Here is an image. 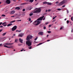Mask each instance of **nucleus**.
<instances>
[{
	"label": "nucleus",
	"instance_id": "obj_1",
	"mask_svg": "<svg viewBox=\"0 0 73 73\" xmlns=\"http://www.w3.org/2000/svg\"><path fill=\"white\" fill-rule=\"evenodd\" d=\"M32 36L31 35H29L27 37L26 40L27 41L26 42V45H27L29 46H30L32 45V41H30V39H32Z\"/></svg>",
	"mask_w": 73,
	"mask_h": 73
},
{
	"label": "nucleus",
	"instance_id": "obj_2",
	"mask_svg": "<svg viewBox=\"0 0 73 73\" xmlns=\"http://www.w3.org/2000/svg\"><path fill=\"white\" fill-rule=\"evenodd\" d=\"M44 17V16H43L42 17H40L38 19L36 20L33 23V24L35 25H38L40 23H41L40 20H42V19Z\"/></svg>",
	"mask_w": 73,
	"mask_h": 73
},
{
	"label": "nucleus",
	"instance_id": "obj_3",
	"mask_svg": "<svg viewBox=\"0 0 73 73\" xmlns=\"http://www.w3.org/2000/svg\"><path fill=\"white\" fill-rule=\"evenodd\" d=\"M65 0H64L59 3L58 5V6H61V5H62L65 4Z\"/></svg>",
	"mask_w": 73,
	"mask_h": 73
},
{
	"label": "nucleus",
	"instance_id": "obj_4",
	"mask_svg": "<svg viewBox=\"0 0 73 73\" xmlns=\"http://www.w3.org/2000/svg\"><path fill=\"white\" fill-rule=\"evenodd\" d=\"M41 7H39L37 9V10L35 11L36 13H40L41 11Z\"/></svg>",
	"mask_w": 73,
	"mask_h": 73
},
{
	"label": "nucleus",
	"instance_id": "obj_5",
	"mask_svg": "<svg viewBox=\"0 0 73 73\" xmlns=\"http://www.w3.org/2000/svg\"><path fill=\"white\" fill-rule=\"evenodd\" d=\"M5 40H6V38L4 37L2 38H0V42H3Z\"/></svg>",
	"mask_w": 73,
	"mask_h": 73
},
{
	"label": "nucleus",
	"instance_id": "obj_6",
	"mask_svg": "<svg viewBox=\"0 0 73 73\" xmlns=\"http://www.w3.org/2000/svg\"><path fill=\"white\" fill-rule=\"evenodd\" d=\"M16 29H17V26H15L12 28V31H15Z\"/></svg>",
	"mask_w": 73,
	"mask_h": 73
},
{
	"label": "nucleus",
	"instance_id": "obj_7",
	"mask_svg": "<svg viewBox=\"0 0 73 73\" xmlns=\"http://www.w3.org/2000/svg\"><path fill=\"white\" fill-rule=\"evenodd\" d=\"M38 35H41V36H42L44 35V32L42 31L39 32L38 33Z\"/></svg>",
	"mask_w": 73,
	"mask_h": 73
},
{
	"label": "nucleus",
	"instance_id": "obj_8",
	"mask_svg": "<svg viewBox=\"0 0 73 73\" xmlns=\"http://www.w3.org/2000/svg\"><path fill=\"white\" fill-rule=\"evenodd\" d=\"M6 3L7 4H9L11 3V1L9 0H7L6 1Z\"/></svg>",
	"mask_w": 73,
	"mask_h": 73
},
{
	"label": "nucleus",
	"instance_id": "obj_9",
	"mask_svg": "<svg viewBox=\"0 0 73 73\" xmlns=\"http://www.w3.org/2000/svg\"><path fill=\"white\" fill-rule=\"evenodd\" d=\"M2 25L4 26V27H6V26H7V22H5L3 23L2 24Z\"/></svg>",
	"mask_w": 73,
	"mask_h": 73
},
{
	"label": "nucleus",
	"instance_id": "obj_10",
	"mask_svg": "<svg viewBox=\"0 0 73 73\" xmlns=\"http://www.w3.org/2000/svg\"><path fill=\"white\" fill-rule=\"evenodd\" d=\"M15 13V11L14 10H12L10 11V14H11V15H13Z\"/></svg>",
	"mask_w": 73,
	"mask_h": 73
},
{
	"label": "nucleus",
	"instance_id": "obj_11",
	"mask_svg": "<svg viewBox=\"0 0 73 73\" xmlns=\"http://www.w3.org/2000/svg\"><path fill=\"white\" fill-rule=\"evenodd\" d=\"M24 35V34H19L18 36V37H22L23 36V35Z\"/></svg>",
	"mask_w": 73,
	"mask_h": 73
},
{
	"label": "nucleus",
	"instance_id": "obj_12",
	"mask_svg": "<svg viewBox=\"0 0 73 73\" xmlns=\"http://www.w3.org/2000/svg\"><path fill=\"white\" fill-rule=\"evenodd\" d=\"M4 47H5V48H11V46H8L6 45H5L4 46Z\"/></svg>",
	"mask_w": 73,
	"mask_h": 73
},
{
	"label": "nucleus",
	"instance_id": "obj_13",
	"mask_svg": "<svg viewBox=\"0 0 73 73\" xmlns=\"http://www.w3.org/2000/svg\"><path fill=\"white\" fill-rule=\"evenodd\" d=\"M19 40V41L21 42V43H23V39L20 38Z\"/></svg>",
	"mask_w": 73,
	"mask_h": 73
},
{
	"label": "nucleus",
	"instance_id": "obj_14",
	"mask_svg": "<svg viewBox=\"0 0 73 73\" xmlns=\"http://www.w3.org/2000/svg\"><path fill=\"white\" fill-rule=\"evenodd\" d=\"M44 42H43L42 43H40L39 44L37 45V46H39V45H41V44H44Z\"/></svg>",
	"mask_w": 73,
	"mask_h": 73
},
{
	"label": "nucleus",
	"instance_id": "obj_15",
	"mask_svg": "<svg viewBox=\"0 0 73 73\" xmlns=\"http://www.w3.org/2000/svg\"><path fill=\"white\" fill-rule=\"evenodd\" d=\"M12 25V23H10L7 25V27H10V26H11Z\"/></svg>",
	"mask_w": 73,
	"mask_h": 73
},
{
	"label": "nucleus",
	"instance_id": "obj_16",
	"mask_svg": "<svg viewBox=\"0 0 73 73\" xmlns=\"http://www.w3.org/2000/svg\"><path fill=\"white\" fill-rule=\"evenodd\" d=\"M13 43H9V44H8L7 43H5V45H12Z\"/></svg>",
	"mask_w": 73,
	"mask_h": 73
},
{
	"label": "nucleus",
	"instance_id": "obj_17",
	"mask_svg": "<svg viewBox=\"0 0 73 73\" xmlns=\"http://www.w3.org/2000/svg\"><path fill=\"white\" fill-rule=\"evenodd\" d=\"M32 8L31 7V6H30L29 7L28 9L29 10H31V9Z\"/></svg>",
	"mask_w": 73,
	"mask_h": 73
},
{
	"label": "nucleus",
	"instance_id": "obj_18",
	"mask_svg": "<svg viewBox=\"0 0 73 73\" xmlns=\"http://www.w3.org/2000/svg\"><path fill=\"white\" fill-rule=\"evenodd\" d=\"M15 9H17V10H19V9H20V8L19 7H17L15 8Z\"/></svg>",
	"mask_w": 73,
	"mask_h": 73
},
{
	"label": "nucleus",
	"instance_id": "obj_19",
	"mask_svg": "<svg viewBox=\"0 0 73 73\" xmlns=\"http://www.w3.org/2000/svg\"><path fill=\"white\" fill-rule=\"evenodd\" d=\"M33 1H34V0H30L29 2H30V3H33Z\"/></svg>",
	"mask_w": 73,
	"mask_h": 73
},
{
	"label": "nucleus",
	"instance_id": "obj_20",
	"mask_svg": "<svg viewBox=\"0 0 73 73\" xmlns=\"http://www.w3.org/2000/svg\"><path fill=\"white\" fill-rule=\"evenodd\" d=\"M47 4H48V5H52V3L47 2Z\"/></svg>",
	"mask_w": 73,
	"mask_h": 73
},
{
	"label": "nucleus",
	"instance_id": "obj_21",
	"mask_svg": "<svg viewBox=\"0 0 73 73\" xmlns=\"http://www.w3.org/2000/svg\"><path fill=\"white\" fill-rule=\"evenodd\" d=\"M6 34H7V32L5 33H3L2 34V36H5V35H6Z\"/></svg>",
	"mask_w": 73,
	"mask_h": 73
},
{
	"label": "nucleus",
	"instance_id": "obj_22",
	"mask_svg": "<svg viewBox=\"0 0 73 73\" xmlns=\"http://www.w3.org/2000/svg\"><path fill=\"white\" fill-rule=\"evenodd\" d=\"M18 41V39H16L15 40V42H17Z\"/></svg>",
	"mask_w": 73,
	"mask_h": 73
},
{
	"label": "nucleus",
	"instance_id": "obj_23",
	"mask_svg": "<svg viewBox=\"0 0 73 73\" xmlns=\"http://www.w3.org/2000/svg\"><path fill=\"white\" fill-rule=\"evenodd\" d=\"M15 21H11L10 22L11 23H14V22H15Z\"/></svg>",
	"mask_w": 73,
	"mask_h": 73
},
{
	"label": "nucleus",
	"instance_id": "obj_24",
	"mask_svg": "<svg viewBox=\"0 0 73 73\" xmlns=\"http://www.w3.org/2000/svg\"><path fill=\"white\" fill-rule=\"evenodd\" d=\"M48 2L46 1L44 2H43V4H47Z\"/></svg>",
	"mask_w": 73,
	"mask_h": 73
},
{
	"label": "nucleus",
	"instance_id": "obj_25",
	"mask_svg": "<svg viewBox=\"0 0 73 73\" xmlns=\"http://www.w3.org/2000/svg\"><path fill=\"white\" fill-rule=\"evenodd\" d=\"M33 15V13H31L30 14V16H32Z\"/></svg>",
	"mask_w": 73,
	"mask_h": 73
},
{
	"label": "nucleus",
	"instance_id": "obj_26",
	"mask_svg": "<svg viewBox=\"0 0 73 73\" xmlns=\"http://www.w3.org/2000/svg\"><path fill=\"white\" fill-rule=\"evenodd\" d=\"M25 4H27V3H23L22 4H21V5H25Z\"/></svg>",
	"mask_w": 73,
	"mask_h": 73
},
{
	"label": "nucleus",
	"instance_id": "obj_27",
	"mask_svg": "<svg viewBox=\"0 0 73 73\" xmlns=\"http://www.w3.org/2000/svg\"><path fill=\"white\" fill-rule=\"evenodd\" d=\"M21 21V20H16V21Z\"/></svg>",
	"mask_w": 73,
	"mask_h": 73
},
{
	"label": "nucleus",
	"instance_id": "obj_28",
	"mask_svg": "<svg viewBox=\"0 0 73 73\" xmlns=\"http://www.w3.org/2000/svg\"><path fill=\"white\" fill-rule=\"evenodd\" d=\"M20 16V15H17L16 14V16H17V17H20V16Z\"/></svg>",
	"mask_w": 73,
	"mask_h": 73
},
{
	"label": "nucleus",
	"instance_id": "obj_29",
	"mask_svg": "<svg viewBox=\"0 0 73 73\" xmlns=\"http://www.w3.org/2000/svg\"><path fill=\"white\" fill-rule=\"evenodd\" d=\"M47 33H51V31H47Z\"/></svg>",
	"mask_w": 73,
	"mask_h": 73
},
{
	"label": "nucleus",
	"instance_id": "obj_30",
	"mask_svg": "<svg viewBox=\"0 0 73 73\" xmlns=\"http://www.w3.org/2000/svg\"><path fill=\"white\" fill-rule=\"evenodd\" d=\"M57 9L58 10V11H61L62 9Z\"/></svg>",
	"mask_w": 73,
	"mask_h": 73
},
{
	"label": "nucleus",
	"instance_id": "obj_31",
	"mask_svg": "<svg viewBox=\"0 0 73 73\" xmlns=\"http://www.w3.org/2000/svg\"><path fill=\"white\" fill-rule=\"evenodd\" d=\"M2 16H3V17H5V15L3 14L2 15Z\"/></svg>",
	"mask_w": 73,
	"mask_h": 73
},
{
	"label": "nucleus",
	"instance_id": "obj_32",
	"mask_svg": "<svg viewBox=\"0 0 73 73\" xmlns=\"http://www.w3.org/2000/svg\"><path fill=\"white\" fill-rule=\"evenodd\" d=\"M66 10L67 13H69V11H68V10H67V9H66Z\"/></svg>",
	"mask_w": 73,
	"mask_h": 73
},
{
	"label": "nucleus",
	"instance_id": "obj_33",
	"mask_svg": "<svg viewBox=\"0 0 73 73\" xmlns=\"http://www.w3.org/2000/svg\"><path fill=\"white\" fill-rule=\"evenodd\" d=\"M31 48H32L31 46H30V47H29V49H31Z\"/></svg>",
	"mask_w": 73,
	"mask_h": 73
},
{
	"label": "nucleus",
	"instance_id": "obj_34",
	"mask_svg": "<svg viewBox=\"0 0 73 73\" xmlns=\"http://www.w3.org/2000/svg\"><path fill=\"white\" fill-rule=\"evenodd\" d=\"M69 21L68 20L67 21V24H69Z\"/></svg>",
	"mask_w": 73,
	"mask_h": 73
},
{
	"label": "nucleus",
	"instance_id": "obj_35",
	"mask_svg": "<svg viewBox=\"0 0 73 73\" xmlns=\"http://www.w3.org/2000/svg\"><path fill=\"white\" fill-rule=\"evenodd\" d=\"M29 21H31V19L30 18L29 19Z\"/></svg>",
	"mask_w": 73,
	"mask_h": 73
},
{
	"label": "nucleus",
	"instance_id": "obj_36",
	"mask_svg": "<svg viewBox=\"0 0 73 73\" xmlns=\"http://www.w3.org/2000/svg\"><path fill=\"white\" fill-rule=\"evenodd\" d=\"M21 52H22V51H25V50H21Z\"/></svg>",
	"mask_w": 73,
	"mask_h": 73
},
{
	"label": "nucleus",
	"instance_id": "obj_37",
	"mask_svg": "<svg viewBox=\"0 0 73 73\" xmlns=\"http://www.w3.org/2000/svg\"><path fill=\"white\" fill-rule=\"evenodd\" d=\"M71 20L72 21H73V17H71Z\"/></svg>",
	"mask_w": 73,
	"mask_h": 73
},
{
	"label": "nucleus",
	"instance_id": "obj_38",
	"mask_svg": "<svg viewBox=\"0 0 73 73\" xmlns=\"http://www.w3.org/2000/svg\"><path fill=\"white\" fill-rule=\"evenodd\" d=\"M37 37H36V38L35 39V40H37Z\"/></svg>",
	"mask_w": 73,
	"mask_h": 73
},
{
	"label": "nucleus",
	"instance_id": "obj_39",
	"mask_svg": "<svg viewBox=\"0 0 73 73\" xmlns=\"http://www.w3.org/2000/svg\"><path fill=\"white\" fill-rule=\"evenodd\" d=\"M46 29V27H44V29Z\"/></svg>",
	"mask_w": 73,
	"mask_h": 73
},
{
	"label": "nucleus",
	"instance_id": "obj_40",
	"mask_svg": "<svg viewBox=\"0 0 73 73\" xmlns=\"http://www.w3.org/2000/svg\"><path fill=\"white\" fill-rule=\"evenodd\" d=\"M48 23H49L48 22H46L45 23L46 25H47V24H48Z\"/></svg>",
	"mask_w": 73,
	"mask_h": 73
},
{
	"label": "nucleus",
	"instance_id": "obj_41",
	"mask_svg": "<svg viewBox=\"0 0 73 73\" xmlns=\"http://www.w3.org/2000/svg\"><path fill=\"white\" fill-rule=\"evenodd\" d=\"M11 46V48H12V46L11 45H8V46Z\"/></svg>",
	"mask_w": 73,
	"mask_h": 73
},
{
	"label": "nucleus",
	"instance_id": "obj_42",
	"mask_svg": "<svg viewBox=\"0 0 73 73\" xmlns=\"http://www.w3.org/2000/svg\"><path fill=\"white\" fill-rule=\"evenodd\" d=\"M16 32H20V31H19V30H17L16 31Z\"/></svg>",
	"mask_w": 73,
	"mask_h": 73
},
{
	"label": "nucleus",
	"instance_id": "obj_43",
	"mask_svg": "<svg viewBox=\"0 0 73 73\" xmlns=\"http://www.w3.org/2000/svg\"><path fill=\"white\" fill-rule=\"evenodd\" d=\"M2 24H3V23L2 22L0 23V25H1Z\"/></svg>",
	"mask_w": 73,
	"mask_h": 73
},
{
	"label": "nucleus",
	"instance_id": "obj_44",
	"mask_svg": "<svg viewBox=\"0 0 73 73\" xmlns=\"http://www.w3.org/2000/svg\"><path fill=\"white\" fill-rule=\"evenodd\" d=\"M52 27V25H49V27Z\"/></svg>",
	"mask_w": 73,
	"mask_h": 73
},
{
	"label": "nucleus",
	"instance_id": "obj_45",
	"mask_svg": "<svg viewBox=\"0 0 73 73\" xmlns=\"http://www.w3.org/2000/svg\"><path fill=\"white\" fill-rule=\"evenodd\" d=\"M2 45H3V44H0V46H2Z\"/></svg>",
	"mask_w": 73,
	"mask_h": 73
},
{
	"label": "nucleus",
	"instance_id": "obj_46",
	"mask_svg": "<svg viewBox=\"0 0 73 73\" xmlns=\"http://www.w3.org/2000/svg\"><path fill=\"white\" fill-rule=\"evenodd\" d=\"M50 11H51V10H50V9H49L48 10V12H50Z\"/></svg>",
	"mask_w": 73,
	"mask_h": 73
},
{
	"label": "nucleus",
	"instance_id": "obj_47",
	"mask_svg": "<svg viewBox=\"0 0 73 73\" xmlns=\"http://www.w3.org/2000/svg\"><path fill=\"white\" fill-rule=\"evenodd\" d=\"M25 11V9H23V11Z\"/></svg>",
	"mask_w": 73,
	"mask_h": 73
},
{
	"label": "nucleus",
	"instance_id": "obj_48",
	"mask_svg": "<svg viewBox=\"0 0 73 73\" xmlns=\"http://www.w3.org/2000/svg\"><path fill=\"white\" fill-rule=\"evenodd\" d=\"M15 17V16H11V17Z\"/></svg>",
	"mask_w": 73,
	"mask_h": 73
},
{
	"label": "nucleus",
	"instance_id": "obj_49",
	"mask_svg": "<svg viewBox=\"0 0 73 73\" xmlns=\"http://www.w3.org/2000/svg\"><path fill=\"white\" fill-rule=\"evenodd\" d=\"M62 7H65V5H63V6H62Z\"/></svg>",
	"mask_w": 73,
	"mask_h": 73
},
{
	"label": "nucleus",
	"instance_id": "obj_50",
	"mask_svg": "<svg viewBox=\"0 0 73 73\" xmlns=\"http://www.w3.org/2000/svg\"><path fill=\"white\" fill-rule=\"evenodd\" d=\"M2 31H3V30H0V32H1Z\"/></svg>",
	"mask_w": 73,
	"mask_h": 73
},
{
	"label": "nucleus",
	"instance_id": "obj_51",
	"mask_svg": "<svg viewBox=\"0 0 73 73\" xmlns=\"http://www.w3.org/2000/svg\"><path fill=\"white\" fill-rule=\"evenodd\" d=\"M3 27V26H0V28H2Z\"/></svg>",
	"mask_w": 73,
	"mask_h": 73
},
{
	"label": "nucleus",
	"instance_id": "obj_52",
	"mask_svg": "<svg viewBox=\"0 0 73 73\" xmlns=\"http://www.w3.org/2000/svg\"><path fill=\"white\" fill-rule=\"evenodd\" d=\"M56 4H57V3H58V2H56Z\"/></svg>",
	"mask_w": 73,
	"mask_h": 73
},
{
	"label": "nucleus",
	"instance_id": "obj_53",
	"mask_svg": "<svg viewBox=\"0 0 73 73\" xmlns=\"http://www.w3.org/2000/svg\"><path fill=\"white\" fill-rule=\"evenodd\" d=\"M55 19V18L54 17H53V19H52L53 20H54Z\"/></svg>",
	"mask_w": 73,
	"mask_h": 73
},
{
	"label": "nucleus",
	"instance_id": "obj_54",
	"mask_svg": "<svg viewBox=\"0 0 73 73\" xmlns=\"http://www.w3.org/2000/svg\"><path fill=\"white\" fill-rule=\"evenodd\" d=\"M50 41V40H47V41Z\"/></svg>",
	"mask_w": 73,
	"mask_h": 73
},
{
	"label": "nucleus",
	"instance_id": "obj_55",
	"mask_svg": "<svg viewBox=\"0 0 73 73\" xmlns=\"http://www.w3.org/2000/svg\"><path fill=\"white\" fill-rule=\"evenodd\" d=\"M60 29L61 30V29H62V27H61L60 28Z\"/></svg>",
	"mask_w": 73,
	"mask_h": 73
},
{
	"label": "nucleus",
	"instance_id": "obj_56",
	"mask_svg": "<svg viewBox=\"0 0 73 73\" xmlns=\"http://www.w3.org/2000/svg\"><path fill=\"white\" fill-rule=\"evenodd\" d=\"M45 17H44V18H43V20H45Z\"/></svg>",
	"mask_w": 73,
	"mask_h": 73
},
{
	"label": "nucleus",
	"instance_id": "obj_57",
	"mask_svg": "<svg viewBox=\"0 0 73 73\" xmlns=\"http://www.w3.org/2000/svg\"><path fill=\"white\" fill-rule=\"evenodd\" d=\"M48 36H49V35H47V37H48Z\"/></svg>",
	"mask_w": 73,
	"mask_h": 73
},
{
	"label": "nucleus",
	"instance_id": "obj_58",
	"mask_svg": "<svg viewBox=\"0 0 73 73\" xmlns=\"http://www.w3.org/2000/svg\"><path fill=\"white\" fill-rule=\"evenodd\" d=\"M13 1H16L15 0H13Z\"/></svg>",
	"mask_w": 73,
	"mask_h": 73
},
{
	"label": "nucleus",
	"instance_id": "obj_59",
	"mask_svg": "<svg viewBox=\"0 0 73 73\" xmlns=\"http://www.w3.org/2000/svg\"><path fill=\"white\" fill-rule=\"evenodd\" d=\"M64 20L65 21H66V19H64Z\"/></svg>",
	"mask_w": 73,
	"mask_h": 73
},
{
	"label": "nucleus",
	"instance_id": "obj_60",
	"mask_svg": "<svg viewBox=\"0 0 73 73\" xmlns=\"http://www.w3.org/2000/svg\"><path fill=\"white\" fill-rule=\"evenodd\" d=\"M54 17L55 18H56V17H57V16H55Z\"/></svg>",
	"mask_w": 73,
	"mask_h": 73
},
{
	"label": "nucleus",
	"instance_id": "obj_61",
	"mask_svg": "<svg viewBox=\"0 0 73 73\" xmlns=\"http://www.w3.org/2000/svg\"><path fill=\"white\" fill-rule=\"evenodd\" d=\"M46 12H48V10H46Z\"/></svg>",
	"mask_w": 73,
	"mask_h": 73
},
{
	"label": "nucleus",
	"instance_id": "obj_62",
	"mask_svg": "<svg viewBox=\"0 0 73 73\" xmlns=\"http://www.w3.org/2000/svg\"><path fill=\"white\" fill-rule=\"evenodd\" d=\"M15 34H13V36H15Z\"/></svg>",
	"mask_w": 73,
	"mask_h": 73
},
{
	"label": "nucleus",
	"instance_id": "obj_63",
	"mask_svg": "<svg viewBox=\"0 0 73 73\" xmlns=\"http://www.w3.org/2000/svg\"><path fill=\"white\" fill-rule=\"evenodd\" d=\"M32 21H30V23H32Z\"/></svg>",
	"mask_w": 73,
	"mask_h": 73
},
{
	"label": "nucleus",
	"instance_id": "obj_64",
	"mask_svg": "<svg viewBox=\"0 0 73 73\" xmlns=\"http://www.w3.org/2000/svg\"><path fill=\"white\" fill-rule=\"evenodd\" d=\"M1 2H0V4H1Z\"/></svg>",
	"mask_w": 73,
	"mask_h": 73
}]
</instances>
